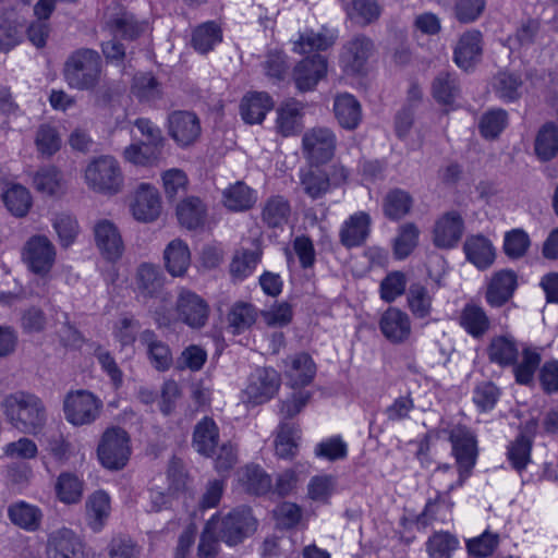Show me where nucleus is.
I'll list each match as a JSON object with an SVG mask.
<instances>
[{
    "label": "nucleus",
    "mask_w": 558,
    "mask_h": 558,
    "mask_svg": "<svg viewBox=\"0 0 558 558\" xmlns=\"http://www.w3.org/2000/svg\"><path fill=\"white\" fill-rule=\"evenodd\" d=\"M102 408L101 399L85 389L70 391L63 400L64 417L75 427L95 423L100 416Z\"/></svg>",
    "instance_id": "obj_6"
},
{
    "label": "nucleus",
    "mask_w": 558,
    "mask_h": 558,
    "mask_svg": "<svg viewBox=\"0 0 558 558\" xmlns=\"http://www.w3.org/2000/svg\"><path fill=\"white\" fill-rule=\"evenodd\" d=\"M124 158L140 166H153L161 156V146L148 143L132 144L124 149Z\"/></svg>",
    "instance_id": "obj_59"
},
{
    "label": "nucleus",
    "mask_w": 558,
    "mask_h": 558,
    "mask_svg": "<svg viewBox=\"0 0 558 558\" xmlns=\"http://www.w3.org/2000/svg\"><path fill=\"white\" fill-rule=\"evenodd\" d=\"M515 286L514 272L502 270L495 274L485 293L486 302L493 307L502 306L512 296Z\"/></svg>",
    "instance_id": "obj_28"
},
{
    "label": "nucleus",
    "mask_w": 558,
    "mask_h": 558,
    "mask_svg": "<svg viewBox=\"0 0 558 558\" xmlns=\"http://www.w3.org/2000/svg\"><path fill=\"white\" fill-rule=\"evenodd\" d=\"M464 252L469 262L478 269L490 267L495 260V250L492 242L483 235L469 236L464 242Z\"/></svg>",
    "instance_id": "obj_34"
},
{
    "label": "nucleus",
    "mask_w": 558,
    "mask_h": 558,
    "mask_svg": "<svg viewBox=\"0 0 558 558\" xmlns=\"http://www.w3.org/2000/svg\"><path fill=\"white\" fill-rule=\"evenodd\" d=\"M374 51L372 39L356 35L348 40L340 52V64L347 73H360Z\"/></svg>",
    "instance_id": "obj_15"
},
{
    "label": "nucleus",
    "mask_w": 558,
    "mask_h": 558,
    "mask_svg": "<svg viewBox=\"0 0 558 558\" xmlns=\"http://www.w3.org/2000/svg\"><path fill=\"white\" fill-rule=\"evenodd\" d=\"M221 541L217 530V519L211 518L205 525L198 548L197 555L199 558H215L219 550V542Z\"/></svg>",
    "instance_id": "obj_64"
},
{
    "label": "nucleus",
    "mask_w": 558,
    "mask_h": 558,
    "mask_svg": "<svg viewBox=\"0 0 558 558\" xmlns=\"http://www.w3.org/2000/svg\"><path fill=\"white\" fill-rule=\"evenodd\" d=\"M131 452V438L125 429L119 426L105 429L97 446V457L104 468L113 471L123 469Z\"/></svg>",
    "instance_id": "obj_5"
},
{
    "label": "nucleus",
    "mask_w": 558,
    "mask_h": 558,
    "mask_svg": "<svg viewBox=\"0 0 558 558\" xmlns=\"http://www.w3.org/2000/svg\"><path fill=\"white\" fill-rule=\"evenodd\" d=\"M177 319L191 328L199 329L208 320L209 306L195 292L181 288L175 301Z\"/></svg>",
    "instance_id": "obj_12"
},
{
    "label": "nucleus",
    "mask_w": 558,
    "mask_h": 558,
    "mask_svg": "<svg viewBox=\"0 0 558 558\" xmlns=\"http://www.w3.org/2000/svg\"><path fill=\"white\" fill-rule=\"evenodd\" d=\"M207 208L198 197H187L177 207V216L182 226L187 229H196L206 218Z\"/></svg>",
    "instance_id": "obj_44"
},
{
    "label": "nucleus",
    "mask_w": 558,
    "mask_h": 558,
    "mask_svg": "<svg viewBox=\"0 0 558 558\" xmlns=\"http://www.w3.org/2000/svg\"><path fill=\"white\" fill-rule=\"evenodd\" d=\"M46 553L48 558H86L82 541L66 527L48 535Z\"/></svg>",
    "instance_id": "obj_16"
},
{
    "label": "nucleus",
    "mask_w": 558,
    "mask_h": 558,
    "mask_svg": "<svg viewBox=\"0 0 558 558\" xmlns=\"http://www.w3.org/2000/svg\"><path fill=\"white\" fill-rule=\"evenodd\" d=\"M219 441V427L216 422L209 416L203 417L194 427L192 446L199 454L211 457Z\"/></svg>",
    "instance_id": "obj_26"
},
{
    "label": "nucleus",
    "mask_w": 558,
    "mask_h": 558,
    "mask_svg": "<svg viewBox=\"0 0 558 558\" xmlns=\"http://www.w3.org/2000/svg\"><path fill=\"white\" fill-rule=\"evenodd\" d=\"M336 146V134L326 126L311 128L302 136V153L312 166L329 161L335 155Z\"/></svg>",
    "instance_id": "obj_9"
},
{
    "label": "nucleus",
    "mask_w": 558,
    "mask_h": 558,
    "mask_svg": "<svg viewBox=\"0 0 558 558\" xmlns=\"http://www.w3.org/2000/svg\"><path fill=\"white\" fill-rule=\"evenodd\" d=\"M523 81L514 73L501 72L494 78V90L496 95L506 102H511L521 97Z\"/></svg>",
    "instance_id": "obj_54"
},
{
    "label": "nucleus",
    "mask_w": 558,
    "mask_h": 558,
    "mask_svg": "<svg viewBox=\"0 0 558 558\" xmlns=\"http://www.w3.org/2000/svg\"><path fill=\"white\" fill-rule=\"evenodd\" d=\"M447 433L458 466L457 480L447 485L449 490H453L462 486L472 473L477 459V440L473 432L464 425H454Z\"/></svg>",
    "instance_id": "obj_3"
},
{
    "label": "nucleus",
    "mask_w": 558,
    "mask_h": 558,
    "mask_svg": "<svg viewBox=\"0 0 558 558\" xmlns=\"http://www.w3.org/2000/svg\"><path fill=\"white\" fill-rule=\"evenodd\" d=\"M54 490L61 502L66 505L77 504L83 495V481L75 474L61 473L57 478Z\"/></svg>",
    "instance_id": "obj_52"
},
{
    "label": "nucleus",
    "mask_w": 558,
    "mask_h": 558,
    "mask_svg": "<svg viewBox=\"0 0 558 558\" xmlns=\"http://www.w3.org/2000/svg\"><path fill=\"white\" fill-rule=\"evenodd\" d=\"M21 255L31 272L45 278L56 264L57 248L48 236L35 234L24 243Z\"/></svg>",
    "instance_id": "obj_7"
},
{
    "label": "nucleus",
    "mask_w": 558,
    "mask_h": 558,
    "mask_svg": "<svg viewBox=\"0 0 558 558\" xmlns=\"http://www.w3.org/2000/svg\"><path fill=\"white\" fill-rule=\"evenodd\" d=\"M107 27L114 37L133 40L145 31L146 24L136 21L132 13L121 11L108 19Z\"/></svg>",
    "instance_id": "obj_40"
},
{
    "label": "nucleus",
    "mask_w": 558,
    "mask_h": 558,
    "mask_svg": "<svg viewBox=\"0 0 558 558\" xmlns=\"http://www.w3.org/2000/svg\"><path fill=\"white\" fill-rule=\"evenodd\" d=\"M433 96L442 105H452L459 96L457 80L449 73H439L433 82Z\"/></svg>",
    "instance_id": "obj_63"
},
{
    "label": "nucleus",
    "mask_w": 558,
    "mask_h": 558,
    "mask_svg": "<svg viewBox=\"0 0 558 558\" xmlns=\"http://www.w3.org/2000/svg\"><path fill=\"white\" fill-rule=\"evenodd\" d=\"M169 134L181 147L194 144L201 135V122L190 111H174L169 116Z\"/></svg>",
    "instance_id": "obj_18"
},
{
    "label": "nucleus",
    "mask_w": 558,
    "mask_h": 558,
    "mask_svg": "<svg viewBox=\"0 0 558 558\" xmlns=\"http://www.w3.org/2000/svg\"><path fill=\"white\" fill-rule=\"evenodd\" d=\"M413 207V197L402 189L390 190L383 201V210L390 220H400L407 216Z\"/></svg>",
    "instance_id": "obj_43"
},
{
    "label": "nucleus",
    "mask_w": 558,
    "mask_h": 558,
    "mask_svg": "<svg viewBox=\"0 0 558 558\" xmlns=\"http://www.w3.org/2000/svg\"><path fill=\"white\" fill-rule=\"evenodd\" d=\"M239 482L242 487L253 495H265L272 488L269 474L258 464H248L239 471Z\"/></svg>",
    "instance_id": "obj_39"
},
{
    "label": "nucleus",
    "mask_w": 558,
    "mask_h": 558,
    "mask_svg": "<svg viewBox=\"0 0 558 558\" xmlns=\"http://www.w3.org/2000/svg\"><path fill=\"white\" fill-rule=\"evenodd\" d=\"M1 409L8 422L24 434L37 435L47 422L44 401L32 392L15 391L7 395Z\"/></svg>",
    "instance_id": "obj_1"
},
{
    "label": "nucleus",
    "mask_w": 558,
    "mask_h": 558,
    "mask_svg": "<svg viewBox=\"0 0 558 558\" xmlns=\"http://www.w3.org/2000/svg\"><path fill=\"white\" fill-rule=\"evenodd\" d=\"M338 39L337 29L322 26L318 32L313 29L300 34L299 39L294 41L293 51L300 54L313 51H325L331 48Z\"/></svg>",
    "instance_id": "obj_24"
},
{
    "label": "nucleus",
    "mask_w": 558,
    "mask_h": 558,
    "mask_svg": "<svg viewBox=\"0 0 558 558\" xmlns=\"http://www.w3.org/2000/svg\"><path fill=\"white\" fill-rule=\"evenodd\" d=\"M379 329L390 342L402 343L411 336V320L405 312L389 307L381 314Z\"/></svg>",
    "instance_id": "obj_21"
},
{
    "label": "nucleus",
    "mask_w": 558,
    "mask_h": 558,
    "mask_svg": "<svg viewBox=\"0 0 558 558\" xmlns=\"http://www.w3.org/2000/svg\"><path fill=\"white\" fill-rule=\"evenodd\" d=\"M1 198L8 211L16 218L25 217L33 206L31 192L20 183L7 184Z\"/></svg>",
    "instance_id": "obj_33"
},
{
    "label": "nucleus",
    "mask_w": 558,
    "mask_h": 558,
    "mask_svg": "<svg viewBox=\"0 0 558 558\" xmlns=\"http://www.w3.org/2000/svg\"><path fill=\"white\" fill-rule=\"evenodd\" d=\"M255 202V192L241 181L230 185L222 193L223 205L232 211L247 210L253 207Z\"/></svg>",
    "instance_id": "obj_42"
},
{
    "label": "nucleus",
    "mask_w": 558,
    "mask_h": 558,
    "mask_svg": "<svg viewBox=\"0 0 558 558\" xmlns=\"http://www.w3.org/2000/svg\"><path fill=\"white\" fill-rule=\"evenodd\" d=\"M425 546L429 558H451L459 546V541L451 533L440 531L428 537Z\"/></svg>",
    "instance_id": "obj_56"
},
{
    "label": "nucleus",
    "mask_w": 558,
    "mask_h": 558,
    "mask_svg": "<svg viewBox=\"0 0 558 558\" xmlns=\"http://www.w3.org/2000/svg\"><path fill=\"white\" fill-rule=\"evenodd\" d=\"M371 222V217L365 211L351 215L339 230L340 243L347 248L362 245L369 235Z\"/></svg>",
    "instance_id": "obj_23"
},
{
    "label": "nucleus",
    "mask_w": 558,
    "mask_h": 558,
    "mask_svg": "<svg viewBox=\"0 0 558 558\" xmlns=\"http://www.w3.org/2000/svg\"><path fill=\"white\" fill-rule=\"evenodd\" d=\"M482 54V34L476 29L465 32L454 48V62L463 70L472 68Z\"/></svg>",
    "instance_id": "obj_25"
},
{
    "label": "nucleus",
    "mask_w": 558,
    "mask_h": 558,
    "mask_svg": "<svg viewBox=\"0 0 558 558\" xmlns=\"http://www.w3.org/2000/svg\"><path fill=\"white\" fill-rule=\"evenodd\" d=\"M166 276L158 265L142 263L137 266L134 275V282L137 295L148 303V298L159 295L163 292Z\"/></svg>",
    "instance_id": "obj_19"
},
{
    "label": "nucleus",
    "mask_w": 558,
    "mask_h": 558,
    "mask_svg": "<svg viewBox=\"0 0 558 558\" xmlns=\"http://www.w3.org/2000/svg\"><path fill=\"white\" fill-rule=\"evenodd\" d=\"M408 306L416 318H426L433 308V295L421 283H412L408 291Z\"/></svg>",
    "instance_id": "obj_53"
},
{
    "label": "nucleus",
    "mask_w": 558,
    "mask_h": 558,
    "mask_svg": "<svg viewBox=\"0 0 558 558\" xmlns=\"http://www.w3.org/2000/svg\"><path fill=\"white\" fill-rule=\"evenodd\" d=\"M420 230L413 222H407L399 227L393 240V254L398 259L408 257L416 247Z\"/></svg>",
    "instance_id": "obj_55"
},
{
    "label": "nucleus",
    "mask_w": 558,
    "mask_h": 558,
    "mask_svg": "<svg viewBox=\"0 0 558 558\" xmlns=\"http://www.w3.org/2000/svg\"><path fill=\"white\" fill-rule=\"evenodd\" d=\"M94 238L101 256L118 260L124 252V242L118 226L109 219H100L94 226Z\"/></svg>",
    "instance_id": "obj_14"
},
{
    "label": "nucleus",
    "mask_w": 558,
    "mask_h": 558,
    "mask_svg": "<svg viewBox=\"0 0 558 558\" xmlns=\"http://www.w3.org/2000/svg\"><path fill=\"white\" fill-rule=\"evenodd\" d=\"M508 125V112L505 109L497 108L485 112L478 124L480 133L487 140H494Z\"/></svg>",
    "instance_id": "obj_60"
},
{
    "label": "nucleus",
    "mask_w": 558,
    "mask_h": 558,
    "mask_svg": "<svg viewBox=\"0 0 558 558\" xmlns=\"http://www.w3.org/2000/svg\"><path fill=\"white\" fill-rule=\"evenodd\" d=\"M299 179L302 192L313 201L324 197L330 190L329 174L317 167L302 169Z\"/></svg>",
    "instance_id": "obj_37"
},
{
    "label": "nucleus",
    "mask_w": 558,
    "mask_h": 558,
    "mask_svg": "<svg viewBox=\"0 0 558 558\" xmlns=\"http://www.w3.org/2000/svg\"><path fill=\"white\" fill-rule=\"evenodd\" d=\"M522 360L517 361L513 368L515 381L520 385H530L541 363V354L533 348L524 345L521 349Z\"/></svg>",
    "instance_id": "obj_48"
},
{
    "label": "nucleus",
    "mask_w": 558,
    "mask_h": 558,
    "mask_svg": "<svg viewBox=\"0 0 558 558\" xmlns=\"http://www.w3.org/2000/svg\"><path fill=\"white\" fill-rule=\"evenodd\" d=\"M217 530L222 542L236 545L255 532L257 521L247 507L233 509L226 515L215 514Z\"/></svg>",
    "instance_id": "obj_8"
},
{
    "label": "nucleus",
    "mask_w": 558,
    "mask_h": 558,
    "mask_svg": "<svg viewBox=\"0 0 558 558\" xmlns=\"http://www.w3.org/2000/svg\"><path fill=\"white\" fill-rule=\"evenodd\" d=\"M52 227L58 234L60 245L69 247L76 240L80 226L75 217L68 213H60L52 219Z\"/></svg>",
    "instance_id": "obj_62"
},
{
    "label": "nucleus",
    "mask_w": 558,
    "mask_h": 558,
    "mask_svg": "<svg viewBox=\"0 0 558 558\" xmlns=\"http://www.w3.org/2000/svg\"><path fill=\"white\" fill-rule=\"evenodd\" d=\"M102 60L98 51L78 48L72 51L63 65V77L68 86L76 90H94L100 83Z\"/></svg>",
    "instance_id": "obj_2"
},
{
    "label": "nucleus",
    "mask_w": 558,
    "mask_h": 558,
    "mask_svg": "<svg viewBox=\"0 0 558 558\" xmlns=\"http://www.w3.org/2000/svg\"><path fill=\"white\" fill-rule=\"evenodd\" d=\"M463 233V219L457 211L444 214L435 223L433 241L437 247H453Z\"/></svg>",
    "instance_id": "obj_22"
},
{
    "label": "nucleus",
    "mask_w": 558,
    "mask_h": 558,
    "mask_svg": "<svg viewBox=\"0 0 558 558\" xmlns=\"http://www.w3.org/2000/svg\"><path fill=\"white\" fill-rule=\"evenodd\" d=\"M280 376L272 368H257L248 377L243 401L257 405L269 401L278 392Z\"/></svg>",
    "instance_id": "obj_11"
},
{
    "label": "nucleus",
    "mask_w": 558,
    "mask_h": 558,
    "mask_svg": "<svg viewBox=\"0 0 558 558\" xmlns=\"http://www.w3.org/2000/svg\"><path fill=\"white\" fill-rule=\"evenodd\" d=\"M520 344L510 333L495 335L486 347V355L490 363L502 368L514 365L519 359Z\"/></svg>",
    "instance_id": "obj_20"
},
{
    "label": "nucleus",
    "mask_w": 558,
    "mask_h": 558,
    "mask_svg": "<svg viewBox=\"0 0 558 558\" xmlns=\"http://www.w3.org/2000/svg\"><path fill=\"white\" fill-rule=\"evenodd\" d=\"M457 322L460 328L475 340H482L493 327V322L486 310L473 300L462 306Z\"/></svg>",
    "instance_id": "obj_13"
},
{
    "label": "nucleus",
    "mask_w": 558,
    "mask_h": 558,
    "mask_svg": "<svg viewBox=\"0 0 558 558\" xmlns=\"http://www.w3.org/2000/svg\"><path fill=\"white\" fill-rule=\"evenodd\" d=\"M111 512L110 497L104 490L93 493L86 500V517L94 532L105 526Z\"/></svg>",
    "instance_id": "obj_38"
},
{
    "label": "nucleus",
    "mask_w": 558,
    "mask_h": 558,
    "mask_svg": "<svg viewBox=\"0 0 558 558\" xmlns=\"http://www.w3.org/2000/svg\"><path fill=\"white\" fill-rule=\"evenodd\" d=\"M333 112L339 124L347 130L356 129L362 119L361 105L350 94H341L335 98Z\"/></svg>",
    "instance_id": "obj_36"
},
{
    "label": "nucleus",
    "mask_w": 558,
    "mask_h": 558,
    "mask_svg": "<svg viewBox=\"0 0 558 558\" xmlns=\"http://www.w3.org/2000/svg\"><path fill=\"white\" fill-rule=\"evenodd\" d=\"M274 107L271 97L265 92L246 94L240 105L242 119L248 124L260 123Z\"/></svg>",
    "instance_id": "obj_30"
},
{
    "label": "nucleus",
    "mask_w": 558,
    "mask_h": 558,
    "mask_svg": "<svg viewBox=\"0 0 558 558\" xmlns=\"http://www.w3.org/2000/svg\"><path fill=\"white\" fill-rule=\"evenodd\" d=\"M162 208L159 191L150 183H141L132 192L129 209L132 217L143 223L156 221Z\"/></svg>",
    "instance_id": "obj_10"
},
{
    "label": "nucleus",
    "mask_w": 558,
    "mask_h": 558,
    "mask_svg": "<svg viewBox=\"0 0 558 558\" xmlns=\"http://www.w3.org/2000/svg\"><path fill=\"white\" fill-rule=\"evenodd\" d=\"M316 373L312 357L306 353H299L286 361V375L292 387L308 385Z\"/></svg>",
    "instance_id": "obj_35"
},
{
    "label": "nucleus",
    "mask_w": 558,
    "mask_h": 558,
    "mask_svg": "<svg viewBox=\"0 0 558 558\" xmlns=\"http://www.w3.org/2000/svg\"><path fill=\"white\" fill-rule=\"evenodd\" d=\"M304 105L289 99L277 109L276 130L284 136L295 135L302 128Z\"/></svg>",
    "instance_id": "obj_29"
},
{
    "label": "nucleus",
    "mask_w": 558,
    "mask_h": 558,
    "mask_svg": "<svg viewBox=\"0 0 558 558\" xmlns=\"http://www.w3.org/2000/svg\"><path fill=\"white\" fill-rule=\"evenodd\" d=\"M327 74V59L320 54L304 58L293 69L292 77L300 92L313 90Z\"/></svg>",
    "instance_id": "obj_17"
},
{
    "label": "nucleus",
    "mask_w": 558,
    "mask_h": 558,
    "mask_svg": "<svg viewBox=\"0 0 558 558\" xmlns=\"http://www.w3.org/2000/svg\"><path fill=\"white\" fill-rule=\"evenodd\" d=\"M291 206L283 196L269 197L262 210V219L269 228H281L289 220Z\"/></svg>",
    "instance_id": "obj_45"
},
{
    "label": "nucleus",
    "mask_w": 558,
    "mask_h": 558,
    "mask_svg": "<svg viewBox=\"0 0 558 558\" xmlns=\"http://www.w3.org/2000/svg\"><path fill=\"white\" fill-rule=\"evenodd\" d=\"M166 270L172 277H183L191 265V252L185 242L174 239L169 242L163 251Z\"/></svg>",
    "instance_id": "obj_31"
},
{
    "label": "nucleus",
    "mask_w": 558,
    "mask_h": 558,
    "mask_svg": "<svg viewBox=\"0 0 558 558\" xmlns=\"http://www.w3.org/2000/svg\"><path fill=\"white\" fill-rule=\"evenodd\" d=\"M534 151L544 162L551 160L558 154V129L553 123H546L537 132Z\"/></svg>",
    "instance_id": "obj_46"
},
{
    "label": "nucleus",
    "mask_w": 558,
    "mask_h": 558,
    "mask_svg": "<svg viewBox=\"0 0 558 558\" xmlns=\"http://www.w3.org/2000/svg\"><path fill=\"white\" fill-rule=\"evenodd\" d=\"M381 8L376 0H352L347 9L351 21L361 25H367L380 16Z\"/></svg>",
    "instance_id": "obj_61"
},
{
    "label": "nucleus",
    "mask_w": 558,
    "mask_h": 558,
    "mask_svg": "<svg viewBox=\"0 0 558 558\" xmlns=\"http://www.w3.org/2000/svg\"><path fill=\"white\" fill-rule=\"evenodd\" d=\"M221 39V29L214 22H207L194 29L192 46L199 53H207L220 43Z\"/></svg>",
    "instance_id": "obj_57"
},
{
    "label": "nucleus",
    "mask_w": 558,
    "mask_h": 558,
    "mask_svg": "<svg viewBox=\"0 0 558 558\" xmlns=\"http://www.w3.org/2000/svg\"><path fill=\"white\" fill-rule=\"evenodd\" d=\"M453 502L448 496L438 494L435 499H429L423 512L416 518L418 529H426L434 521L446 522L449 519Z\"/></svg>",
    "instance_id": "obj_41"
},
{
    "label": "nucleus",
    "mask_w": 558,
    "mask_h": 558,
    "mask_svg": "<svg viewBox=\"0 0 558 558\" xmlns=\"http://www.w3.org/2000/svg\"><path fill=\"white\" fill-rule=\"evenodd\" d=\"M300 438V430L295 425L281 423L275 440L276 454L281 459L295 457Z\"/></svg>",
    "instance_id": "obj_47"
},
{
    "label": "nucleus",
    "mask_w": 558,
    "mask_h": 558,
    "mask_svg": "<svg viewBox=\"0 0 558 558\" xmlns=\"http://www.w3.org/2000/svg\"><path fill=\"white\" fill-rule=\"evenodd\" d=\"M145 304L158 327L170 326L174 320L172 293L170 291L165 290L159 295L148 298V303Z\"/></svg>",
    "instance_id": "obj_50"
},
{
    "label": "nucleus",
    "mask_w": 558,
    "mask_h": 558,
    "mask_svg": "<svg viewBox=\"0 0 558 558\" xmlns=\"http://www.w3.org/2000/svg\"><path fill=\"white\" fill-rule=\"evenodd\" d=\"M33 183L38 192L50 196L64 192L63 175L54 167H45L36 171Z\"/></svg>",
    "instance_id": "obj_51"
},
{
    "label": "nucleus",
    "mask_w": 558,
    "mask_h": 558,
    "mask_svg": "<svg viewBox=\"0 0 558 558\" xmlns=\"http://www.w3.org/2000/svg\"><path fill=\"white\" fill-rule=\"evenodd\" d=\"M258 316L257 308L246 302H236L228 313V324L232 332L239 335L251 328Z\"/></svg>",
    "instance_id": "obj_49"
},
{
    "label": "nucleus",
    "mask_w": 558,
    "mask_h": 558,
    "mask_svg": "<svg viewBox=\"0 0 558 558\" xmlns=\"http://www.w3.org/2000/svg\"><path fill=\"white\" fill-rule=\"evenodd\" d=\"M8 518L15 526L26 532H36L41 526L44 514L39 507L20 500L8 507Z\"/></svg>",
    "instance_id": "obj_27"
},
{
    "label": "nucleus",
    "mask_w": 558,
    "mask_h": 558,
    "mask_svg": "<svg viewBox=\"0 0 558 558\" xmlns=\"http://www.w3.org/2000/svg\"><path fill=\"white\" fill-rule=\"evenodd\" d=\"M84 180L89 190L104 195L118 194L124 182L118 160L108 155L97 157L87 165Z\"/></svg>",
    "instance_id": "obj_4"
},
{
    "label": "nucleus",
    "mask_w": 558,
    "mask_h": 558,
    "mask_svg": "<svg viewBox=\"0 0 558 558\" xmlns=\"http://www.w3.org/2000/svg\"><path fill=\"white\" fill-rule=\"evenodd\" d=\"M132 93L138 100L151 102L161 98L162 88L155 76L141 73L133 78Z\"/></svg>",
    "instance_id": "obj_58"
},
{
    "label": "nucleus",
    "mask_w": 558,
    "mask_h": 558,
    "mask_svg": "<svg viewBox=\"0 0 558 558\" xmlns=\"http://www.w3.org/2000/svg\"><path fill=\"white\" fill-rule=\"evenodd\" d=\"M140 340L146 347L148 359L157 371L165 372L171 367L173 363L171 350L153 330H144Z\"/></svg>",
    "instance_id": "obj_32"
}]
</instances>
